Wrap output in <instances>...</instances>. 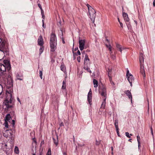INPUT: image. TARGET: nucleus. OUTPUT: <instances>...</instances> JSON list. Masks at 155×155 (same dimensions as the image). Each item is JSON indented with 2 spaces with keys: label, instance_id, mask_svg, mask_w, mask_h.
Here are the masks:
<instances>
[{
  "label": "nucleus",
  "instance_id": "nucleus-1",
  "mask_svg": "<svg viewBox=\"0 0 155 155\" xmlns=\"http://www.w3.org/2000/svg\"><path fill=\"white\" fill-rule=\"evenodd\" d=\"M13 92L12 87L11 86L6 91V98L3 102V104L6 106L5 110H12L14 107V104L13 102L14 99L12 96Z\"/></svg>",
  "mask_w": 155,
  "mask_h": 155
},
{
  "label": "nucleus",
  "instance_id": "nucleus-2",
  "mask_svg": "<svg viewBox=\"0 0 155 155\" xmlns=\"http://www.w3.org/2000/svg\"><path fill=\"white\" fill-rule=\"evenodd\" d=\"M57 38L55 34L52 32L50 35V46L51 51L54 52L56 49Z\"/></svg>",
  "mask_w": 155,
  "mask_h": 155
},
{
  "label": "nucleus",
  "instance_id": "nucleus-3",
  "mask_svg": "<svg viewBox=\"0 0 155 155\" xmlns=\"http://www.w3.org/2000/svg\"><path fill=\"white\" fill-rule=\"evenodd\" d=\"M144 56L142 53H140L139 55V61L140 64V72L142 74L143 77L145 78L146 76L143 67Z\"/></svg>",
  "mask_w": 155,
  "mask_h": 155
},
{
  "label": "nucleus",
  "instance_id": "nucleus-4",
  "mask_svg": "<svg viewBox=\"0 0 155 155\" xmlns=\"http://www.w3.org/2000/svg\"><path fill=\"white\" fill-rule=\"evenodd\" d=\"M90 60L87 54L85 55V57L84 59V68L88 72L91 73V71L88 68V65L90 64Z\"/></svg>",
  "mask_w": 155,
  "mask_h": 155
},
{
  "label": "nucleus",
  "instance_id": "nucleus-5",
  "mask_svg": "<svg viewBox=\"0 0 155 155\" xmlns=\"http://www.w3.org/2000/svg\"><path fill=\"white\" fill-rule=\"evenodd\" d=\"M99 92L103 97H107V90L105 85L101 84L99 87Z\"/></svg>",
  "mask_w": 155,
  "mask_h": 155
},
{
  "label": "nucleus",
  "instance_id": "nucleus-6",
  "mask_svg": "<svg viewBox=\"0 0 155 155\" xmlns=\"http://www.w3.org/2000/svg\"><path fill=\"white\" fill-rule=\"evenodd\" d=\"M88 12L89 14L90 17L93 21V22H94V18L96 16V12L95 10L92 8L88 9Z\"/></svg>",
  "mask_w": 155,
  "mask_h": 155
},
{
  "label": "nucleus",
  "instance_id": "nucleus-7",
  "mask_svg": "<svg viewBox=\"0 0 155 155\" xmlns=\"http://www.w3.org/2000/svg\"><path fill=\"white\" fill-rule=\"evenodd\" d=\"M0 50L6 53L8 52L7 47L6 46L5 42L4 41H2V43H0Z\"/></svg>",
  "mask_w": 155,
  "mask_h": 155
},
{
  "label": "nucleus",
  "instance_id": "nucleus-8",
  "mask_svg": "<svg viewBox=\"0 0 155 155\" xmlns=\"http://www.w3.org/2000/svg\"><path fill=\"white\" fill-rule=\"evenodd\" d=\"M6 69V68L5 65L1 63H0V70L2 71V72L1 73V75L4 76L3 77L4 78L6 77V76L7 75L5 72Z\"/></svg>",
  "mask_w": 155,
  "mask_h": 155
},
{
  "label": "nucleus",
  "instance_id": "nucleus-9",
  "mask_svg": "<svg viewBox=\"0 0 155 155\" xmlns=\"http://www.w3.org/2000/svg\"><path fill=\"white\" fill-rule=\"evenodd\" d=\"M85 41L84 40H79V48L81 51H82L84 48Z\"/></svg>",
  "mask_w": 155,
  "mask_h": 155
},
{
  "label": "nucleus",
  "instance_id": "nucleus-10",
  "mask_svg": "<svg viewBox=\"0 0 155 155\" xmlns=\"http://www.w3.org/2000/svg\"><path fill=\"white\" fill-rule=\"evenodd\" d=\"M122 10H123V17L125 21L127 22H128L129 20V19L128 18V15L127 13H125L124 11V8L123 7H122Z\"/></svg>",
  "mask_w": 155,
  "mask_h": 155
},
{
  "label": "nucleus",
  "instance_id": "nucleus-11",
  "mask_svg": "<svg viewBox=\"0 0 155 155\" xmlns=\"http://www.w3.org/2000/svg\"><path fill=\"white\" fill-rule=\"evenodd\" d=\"M38 45H43L44 44L43 39L42 36L41 35H40L38 40Z\"/></svg>",
  "mask_w": 155,
  "mask_h": 155
},
{
  "label": "nucleus",
  "instance_id": "nucleus-12",
  "mask_svg": "<svg viewBox=\"0 0 155 155\" xmlns=\"http://www.w3.org/2000/svg\"><path fill=\"white\" fill-rule=\"evenodd\" d=\"M124 93L126 94L129 98L130 99L131 103H132V96L130 91L129 90H127L124 91Z\"/></svg>",
  "mask_w": 155,
  "mask_h": 155
},
{
  "label": "nucleus",
  "instance_id": "nucleus-13",
  "mask_svg": "<svg viewBox=\"0 0 155 155\" xmlns=\"http://www.w3.org/2000/svg\"><path fill=\"white\" fill-rule=\"evenodd\" d=\"M7 82L10 85L12 86L13 80L11 76L9 75L8 76Z\"/></svg>",
  "mask_w": 155,
  "mask_h": 155
},
{
  "label": "nucleus",
  "instance_id": "nucleus-14",
  "mask_svg": "<svg viewBox=\"0 0 155 155\" xmlns=\"http://www.w3.org/2000/svg\"><path fill=\"white\" fill-rule=\"evenodd\" d=\"M127 77V79L128 80L129 83L130 84V85L132 86V82H133V81H134V79L133 78V75H131L130 74H129V76Z\"/></svg>",
  "mask_w": 155,
  "mask_h": 155
},
{
  "label": "nucleus",
  "instance_id": "nucleus-15",
  "mask_svg": "<svg viewBox=\"0 0 155 155\" xmlns=\"http://www.w3.org/2000/svg\"><path fill=\"white\" fill-rule=\"evenodd\" d=\"M116 47L117 50L120 51L121 53H122V51L124 49L123 47L118 44H116Z\"/></svg>",
  "mask_w": 155,
  "mask_h": 155
},
{
  "label": "nucleus",
  "instance_id": "nucleus-16",
  "mask_svg": "<svg viewBox=\"0 0 155 155\" xmlns=\"http://www.w3.org/2000/svg\"><path fill=\"white\" fill-rule=\"evenodd\" d=\"M107 97H103V101L102 102V104L101 106V108H104L105 104H106V99Z\"/></svg>",
  "mask_w": 155,
  "mask_h": 155
},
{
  "label": "nucleus",
  "instance_id": "nucleus-17",
  "mask_svg": "<svg viewBox=\"0 0 155 155\" xmlns=\"http://www.w3.org/2000/svg\"><path fill=\"white\" fill-rule=\"evenodd\" d=\"M56 139H55V138L54 137H53V141L54 144L56 146H57L58 144V136H57L56 137Z\"/></svg>",
  "mask_w": 155,
  "mask_h": 155
},
{
  "label": "nucleus",
  "instance_id": "nucleus-18",
  "mask_svg": "<svg viewBox=\"0 0 155 155\" xmlns=\"http://www.w3.org/2000/svg\"><path fill=\"white\" fill-rule=\"evenodd\" d=\"M11 115H10V114H8L5 117V120L6 121H8L9 122L10 121L9 120H10V119H11Z\"/></svg>",
  "mask_w": 155,
  "mask_h": 155
},
{
  "label": "nucleus",
  "instance_id": "nucleus-19",
  "mask_svg": "<svg viewBox=\"0 0 155 155\" xmlns=\"http://www.w3.org/2000/svg\"><path fill=\"white\" fill-rule=\"evenodd\" d=\"M60 68L61 70L64 72H65L66 71V67L64 64H61L60 67Z\"/></svg>",
  "mask_w": 155,
  "mask_h": 155
},
{
  "label": "nucleus",
  "instance_id": "nucleus-20",
  "mask_svg": "<svg viewBox=\"0 0 155 155\" xmlns=\"http://www.w3.org/2000/svg\"><path fill=\"white\" fill-rule=\"evenodd\" d=\"M93 82L94 87H97L98 86V82L96 79H94L93 81Z\"/></svg>",
  "mask_w": 155,
  "mask_h": 155
},
{
  "label": "nucleus",
  "instance_id": "nucleus-21",
  "mask_svg": "<svg viewBox=\"0 0 155 155\" xmlns=\"http://www.w3.org/2000/svg\"><path fill=\"white\" fill-rule=\"evenodd\" d=\"M87 101L90 105H91V102L92 101V95H88Z\"/></svg>",
  "mask_w": 155,
  "mask_h": 155
},
{
  "label": "nucleus",
  "instance_id": "nucleus-22",
  "mask_svg": "<svg viewBox=\"0 0 155 155\" xmlns=\"http://www.w3.org/2000/svg\"><path fill=\"white\" fill-rule=\"evenodd\" d=\"M62 84V89H65L66 87V81L65 80H64L63 81Z\"/></svg>",
  "mask_w": 155,
  "mask_h": 155
},
{
  "label": "nucleus",
  "instance_id": "nucleus-23",
  "mask_svg": "<svg viewBox=\"0 0 155 155\" xmlns=\"http://www.w3.org/2000/svg\"><path fill=\"white\" fill-rule=\"evenodd\" d=\"M39 49V54L41 55V54L43 52V50L44 49V47L43 45H41Z\"/></svg>",
  "mask_w": 155,
  "mask_h": 155
},
{
  "label": "nucleus",
  "instance_id": "nucleus-24",
  "mask_svg": "<svg viewBox=\"0 0 155 155\" xmlns=\"http://www.w3.org/2000/svg\"><path fill=\"white\" fill-rule=\"evenodd\" d=\"M118 120L117 119L115 120L114 121V124L115 125L116 129H118V128H119L118 127Z\"/></svg>",
  "mask_w": 155,
  "mask_h": 155
},
{
  "label": "nucleus",
  "instance_id": "nucleus-25",
  "mask_svg": "<svg viewBox=\"0 0 155 155\" xmlns=\"http://www.w3.org/2000/svg\"><path fill=\"white\" fill-rule=\"evenodd\" d=\"M14 152L16 154H18L19 153V149L17 147H15L14 149Z\"/></svg>",
  "mask_w": 155,
  "mask_h": 155
},
{
  "label": "nucleus",
  "instance_id": "nucleus-26",
  "mask_svg": "<svg viewBox=\"0 0 155 155\" xmlns=\"http://www.w3.org/2000/svg\"><path fill=\"white\" fill-rule=\"evenodd\" d=\"M137 140L138 143V147H139L140 145V138L139 135H137Z\"/></svg>",
  "mask_w": 155,
  "mask_h": 155
},
{
  "label": "nucleus",
  "instance_id": "nucleus-27",
  "mask_svg": "<svg viewBox=\"0 0 155 155\" xmlns=\"http://www.w3.org/2000/svg\"><path fill=\"white\" fill-rule=\"evenodd\" d=\"M4 124L5 125V127L9 129V127L8 124V121H5V123Z\"/></svg>",
  "mask_w": 155,
  "mask_h": 155
},
{
  "label": "nucleus",
  "instance_id": "nucleus-28",
  "mask_svg": "<svg viewBox=\"0 0 155 155\" xmlns=\"http://www.w3.org/2000/svg\"><path fill=\"white\" fill-rule=\"evenodd\" d=\"M73 54L74 56V55H80L81 54V52L79 50H78L77 53H74L73 51Z\"/></svg>",
  "mask_w": 155,
  "mask_h": 155
},
{
  "label": "nucleus",
  "instance_id": "nucleus-29",
  "mask_svg": "<svg viewBox=\"0 0 155 155\" xmlns=\"http://www.w3.org/2000/svg\"><path fill=\"white\" fill-rule=\"evenodd\" d=\"M126 25H127V26L128 27V28L129 30H131V26L130 24L129 23H127Z\"/></svg>",
  "mask_w": 155,
  "mask_h": 155
},
{
  "label": "nucleus",
  "instance_id": "nucleus-30",
  "mask_svg": "<svg viewBox=\"0 0 155 155\" xmlns=\"http://www.w3.org/2000/svg\"><path fill=\"white\" fill-rule=\"evenodd\" d=\"M39 76L41 79H42V69L39 72Z\"/></svg>",
  "mask_w": 155,
  "mask_h": 155
},
{
  "label": "nucleus",
  "instance_id": "nucleus-31",
  "mask_svg": "<svg viewBox=\"0 0 155 155\" xmlns=\"http://www.w3.org/2000/svg\"><path fill=\"white\" fill-rule=\"evenodd\" d=\"M110 55V57L113 60H114L115 59L116 56H115L113 54H111Z\"/></svg>",
  "mask_w": 155,
  "mask_h": 155
},
{
  "label": "nucleus",
  "instance_id": "nucleus-32",
  "mask_svg": "<svg viewBox=\"0 0 155 155\" xmlns=\"http://www.w3.org/2000/svg\"><path fill=\"white\" fill-rule=\"evenodd\" d=\"M38 6L40 8V9L41 10V14H42V12H43V9H42V7L41 6V5H40V4L38 3Z\"/></svg>",
  "mask_w": 155,
  "mask_h": 155
},
{
  "label": "nucleus",
  "instance_id": "nucleus-33",
  "mask_svg": "<svg viewBox=\"0 0 155 155\" xmlns=\"http://www.w3.org/2000/svg\"><path fill=\"white\" fill-rule=\"evenodd\" d=\"M9 151L8 152H6V153H7V155H9L10 154H11L12 153V150L11 149H9Z\"/></svg>",
  "mask_w": 155,
  "mask_h": 155
},
{
  "label": "nucleus",
  "instance_id": "nucleus-34",
  "mask_svg": "<svg viewBox=\"0 0 155 155\" xmlns=\"http://www.w3.org/2000/svg\"><path fill=\"white\" fill-rule=\"evenodd\" d=\"M51 149H48V153L46 155H51Z\"/></svg>",
  "mask_w": 155,
  "mask_h": 155
},
{
  "label": "nucleus",
  "instance_id": "nucleus-35",
  "mask_svg": "<svg viewBox=\"0 0 155 155\" xmlns=\"http://www.w3.org/2000/svg\"><path fill=\"white\" fill-rule=\"evenodd\" d=\"M100 143V141H98L97 140H96L95 144L97 146H99Z\"/></svg>",
  "mask_w": 155,
  "mask_h": 155
},
{
  "label": "nucleus",
  "instance_id": "nucleus-36",
  "mask_svg": "<svg viewBox=\"0 0 155 155\" xmlns=\"http://www.w3.org/2000/svg\"><path fill=\"white\" fill-rule=\"evenodd\" d=\"M125 134H126V136L127 137L129 138H130L131 137L130 136H129V134L128 132H126L125 133Z\"/></svg>",
  "mask_w": 155,
  "mask_h": 155
},
{
  "label": "nucleus",
  "instance_id": "nucleus-37",
  "mask_svg": "<svg viewBox=\"0 0 155 155\" xmlns=\"http://www.w3.org/2000/svg\"><path fill=\"white\" fill-rule=\"evenodd\" d=\"M77 61L78 62H80L81 61V57L80 56H78L77 58Z\"/></svg>",
  "mask_w": 155,
  "mask_h": 155
},
{
  "label": "nucleus",
  "instance_id": "nucleus-38",
  "mask_svg": "<svg viewBox=\"0 0 155 155\" xmlns=\"http://www.w3.org/2000/svg\"><path fill=\"white\" fill-rule=\"evenodd\" d=\"M119 128H118V129L117 128H116V131H117V134L118 135V136L119 137L120 136V135H119Z\"/></svg>",
  "mask_w": 155,
  "mask_h": 155
},
{
  "label": "nucleus",
  "instance_id": "nucleus-39",
  "mask_svg": "<svg viewBox=\"0 0 155 155\" xmlns=\"http://www.w3.org/2000/svg\"><path fill=\"white\" fill-rule=\"evenodd\" d=\"M86 6H87V8H88V10L90 9V8H92L91 6L89 5L88 4H86Z\"/></svg>",
  "mask_w": 155,
  "mask_h": 155
},
{
  "label": "nucleus",
  "instance_id": "nucleus-40",
  "mask_svg": "<svg viewBox=\"0 0 155 155\" xmlns=\"http://www.w3.org/2000/svg\"><path fill=\"white\" fill-rule=\"evenodd\" d=\"M129 71L128 70H127V71L126 76L127 77H128V76H129Z\"/></svg>",
  "mask_w": 155,
  "mask_h": 155
},
{
  "label": "nucleus",
  "instance_id": "nucleus-41",
  "mask_svg": "<svg viewBox=\"0 0 155 155\" xmlns=\"http://www.w3.org/2000/svg\"><path fill=\"white\" fill-rule=\"evenodd\" d=\"M92 95V92L91 89H90L89 91L88 94V95Z\"/></svg>",
  "mask_w": 155,
  "mask_h": 155
},
{
  "label": "nucleus",
  "instance_id": "nucleus-42",
  "mask_svg": "<svg viewBox=\"0 0 155 155\" xmlns=\"http://www.w3.org/2000/svg\"><path fill=\"white\" fill-rule=\"evenodd\" d=\"M12 124L13 125V126H14V125L15 124V121L14 120H12Z\"/></svg>",
  "mask_w": 155,
  "mask_h": 155
},
{
  "label": "nucleus",
  "instance_id": "nucleus-43",
  "mask_svg": "<svg viewBox=\"0 0 155 155\" xmlns=\"http://www.w3.org/2000/svg\"><path fill=\"white\" fill-rule=\"evenodd\" d=\"M106 46L108 49L109 48V47L110 48V47H111L110 46V45H106Z\"/></svg>",
  "mask_w": 155,
  "mask_h": 155
},
{
  "label": "nucleus",
  "instance_id": "nucleus-44",
  "mask_svg": "<svg viewBox=\"0 0 155 155\" xmlns=\"http://www.w3.org/2000/svg\"><path fill=\"white\" fill-rule=\"evenodd\" d=\"M60 127H61L62 126H64V124L63 122H61L60 124Z\"/></svg>",
  "mask_w": 155,
  "mask_h": 155
},
{
  "label": "nucleus",
  "instance_id": "nucleus-45",
  "mask_svg": "<svg viewBox=\"0 0 155 155\" xmlns=\"http://www.w3.org/2000/svg\"><path fill=\"white\" fill-rule=\"evenodd\" d=\"M120 26L121 27H122V28H123V25L122 23L121 22L120 23Z\"/></svg>",
  "mask_w": 155,
  "mask_h": 155
},
{
  "label": "nucleus",
  "instance_id": "nucleus-46",
  "mask_svg": "<svg viewBox=\"0 0 155 155\" xmlns=\"http://www.w3.org/2000/svg\"><path fill=\"white\" fill-rule=\"evenodd\" d=\"M4 136L5 137H6V138H7L8 137V136L6 135L5 134H4Z\"/></svg>",
  "mask_w": 155,
  "mask_h": 155
},
{
  "label": "nucleus",
  "instance_id": "nucleus-47",
  "mask_svg": "<svg viewBox=\"0 0 155 155\" xmlns=\"http://www.w3.org/2000/svg\"><path fill=\"white\" fill-rule=\"evenodd\" d=\"M44 143V141H42L41 143V146Z\"/></svg>",
  "mask_w": 155,
  "mask_h": 155
},
{
  "label": "nucleus",
  "instance_id": "nucleus-48",
  "mask_svg": "<svg viewBox=\"0 0 155 155\" xmlns=\"http://www.w3.org/2000/svg\"><path fill=\"white\" fill-rule=\"evenodd\" d=\"M153 5L154 7L155 6V0H154L153 1Z\"/></svg>",
  "mask_w": 155,
  "mask_h": 155
},
{
  "label": "nucleus",
  "instance_id": "nucleus-49",
  "mask_svg": "<svg viewBox=\"0 0 155 155\" xmlns=\"http://www.w3.org/2000/svg\"><path fill=\"white\" fill-rule=\"evenodd\" d=\"M63 155H67L66 152H64L63 153Z\"/></svg>",
  "mask_w": 155,
  "mask_h": 155
},
{
  "label": "nucleus",
  "instance_id": "nucleus-50",
  "mask_svg": "<svg viewBox=\"0 0 155 155\" xmlns=\"http://www.w3.org/2000/svg\"><path fill=\"white\" fill-rule=\"evenodd\" d=\"M42 21H43V25H42V26H43V27L44 28H45V27H44V21H43V20H42Z\"/></svg>",
  "mask_w": 155,
  "mask_h": 155
},
{
  "label": "nucleus",
  "instance_id": "nucleus-51",
  "mask_svg": "<svg viewBox=\"0 0 155 155\" xmlns=\"http://www.w3.org/2000/svg\"><path fill=\"white\" fill-rule=\"evenodd\" d=\"M33 140H34V142H35V144H37V142H36V141L35 140V139H33Z\"/></svg>",
  "mask_w": 155,
  "mask_h": 155
},
{
  "label": "nucleus",
  "instance_id": "nucleus-52",
  "mask_svg": "<svg viewBox=\"0 0 155 155\" xmlns=\"http://www.w3.org/2000/svg\"><path fill=\"white\" fill-rule=\"evenodd\" d=\"M78 47L76 48H75V49H74V51H77V50H78Z\"/></svg>",
  "mask_w": 155,
  "mask_h": 155
},
{
  "label": "nucleus",
  "instance_id": "nucleus-53",
  "mask_svg": "<svg viewBox=\"0 0 155 155\" xmlns=\"http://www.w3.org/2000/svg\"><path fill=\"white\" fill-rule=\"evenodd\" d=\"M85 145V144H81L80 145V146L81 147H83V146H84Z\"/></svg>",
  "mask_w": 155,
  "mask_h": 155
},
{
  "label": "nucleus",
  "instance_id": "nucleus-54",
  "mask_svg": "<svg viewBox=\"0 0 155 155\" xmlns=\"http://www.w3.org/2000/svg\"><path fill=\"white\" fill-rule=\"evenodd\" d=\"M7 68H8V70H9L10 69V66H8L7 67Z\"/></svg>",
  "mask_w": 155,
  "mask_h": 155
},
{
  "label": "nucleus",
  "instance_id": "nucleus-55",
  "mask_svg": "<svg viewBox=\"0 0 155 155\" xmlns=\"http://www.w3.org/2000/svg\"><path fill=\"white\" fill-rule=\"evenodd\" d=\"M108 49L110 51H111V47H110V48L109 47V48Z\"/></svg>",
  "mask_w": 155,
  "mask_h": 155
},
{
  "label": "nucleus",
  "instance_id": "nucleus-56",
  "mask_svg": "<svg viewBox=\"0 0 155 155\" xmlns=\"http://www.w3.org/2000/svg\"><path fill=\"white\" fill-rule=\"evenodd\" d=\"M45 15H43V14L42 15V18H43L44 19V18H45Z\"/></svg>",
  "mask_w": 155,
  "mask_h": 155
},
{
  "label": "nucleus",
  "instance_id": "nucleus-57",
  "mask_svg": "<svg viewBox=\"0 0 155 155\" xmlns=\"http://www.w3.org/2000/svg\"><path fill=\"white\" fill-rule=\"evenodd\" d=\"M17 100H18V101H19V102H20V99H19V98H18H18H17Z\"/></svg>",
  "mask_w": 155,
  "mask_h": 155
},
{
  "label": "nucleus",
  "instance_id": "nucleus-58",
  "mask_svg": "<svg viewBox=\"0 0 155 155\" xmlns=\"http://www.w3.org/2000/svg\"><path fill=\"white\" fill-rule=\"evenodd\" d=\"M106 40L108 43L109 42V41L107 39H106Z\"/></svg>",
  "mask_w": 155,
  "mask_h": 155
},
{
  "label": "nucleus",
  "instance_id": "nucleus-59",
  "mask_svg": "<svg viewBox=\"0 0 155 155\" xmlns=\"http://www.w3.org/2000/svg\"><path fill=\"white\" fill-rule=\"evenodd\" d=\"M131 140H132V139H130L128 141H130V142H131Z\"/></svg>",
  "mask_w": 155,
  "mask_h": 155
},
{
  "label": "nucleus",
  "instance_id": "nucleus-60",
  "mask_svg": "<svg viewBox=\"0 0 155 155\" xmlns=\"http://www.w3.org/2000/svg\"><path fill=\"white\" fill-rule=\"evenodd\" d=\"M18 79H19V80H22V79H21V78H18Z\"/></svg>",
  "mask_w": 155,
  "mask_h": 155
},
{
  "label": "nucleus",
  "instance_id": "nucleus-61",
  "mask_svg": "<svg viewBox=\"0 0 155 155\" xmlns=\"http://www.w3.org/2000/svg\"><path fill=\"white\" fill-rule=\"evenodd\" d=\"M118 22H119V23L120 22H120V19H119V18H118Z\"/></svg>",
  "mask_w": 155,
  "mask_h": 155
},
{
  "label": "nucleus",
  "instance_id": "nucleus-62",
  "mask_svg": "<svg viewBox=\"0 0 155 155\" xmlns=\"http://www.w3.org/2000/svg\"><path fill=\"white\" fill-rule=\"evenodd\" d=\"M150 130H151V132L153 131V129H152V127H151L150 128Z\"/></svg>",
  "mask_w": 155,
  "mask_h": 155
},
{
  "label": "nucleus",
  "instance_id": "nucleus-63",
  "mask_svg": "<svg viewBox=\"0 0 155 155\" xmlns=\"http://www.w3.org/2000/svg\"><path fill=\"white\" fill-rule=\"evenodd\" d=\"M62 42L64 44L65 43V41H64V40H62Z\"/></svg>",
  "mask_w": 155,
  "mask_h": 155
},
{
  "label": "nucleus",
  "instance_id": "nucleus-64",
  "mask_svg": "<svg viewBox=\"0 0 155 155\" xmlns=\"http://www.w3.org/2000/svg\"><path fill=\"white\" fill-rule=\"evenodd\" d=\"M151 134H152V135L153 136V131H151Z\"/></svg>",
  "mask_w": 155,
  "mask_h": 155
}]
</instances>
